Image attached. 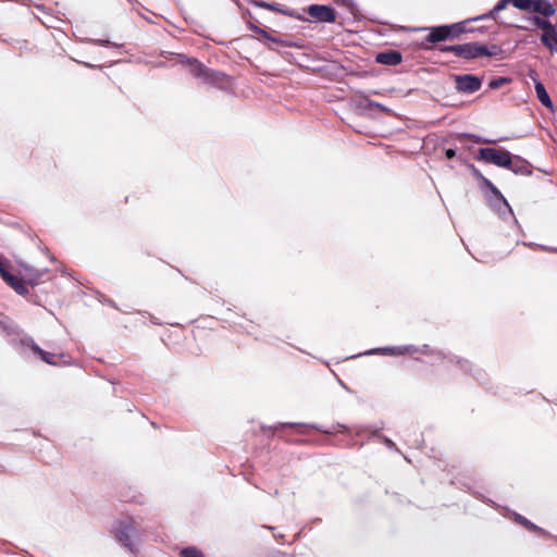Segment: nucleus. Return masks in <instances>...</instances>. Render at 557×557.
<instances>
[{"mask_svg":"<svg viewBox=\"0 0 557 557\" xmlns=\"http://www.w3.org/2000/svg\"><path fill=\"white\" fill-rule=\"evenodd\" d=\"M112 533L115 540L128 552L133 554L137 553L140 542V531L134 519L123 518L117 520L112 528Z\"/></svg>","mask_w":557,"mask_h":557,"instance_id":"obj_1","label":"nucleus"},{"mask_svg":"<svg viewBox=\"0 0 557 557\" xmlns=\"http://www.w3.org/2000/svg\"><path fill=\"white\" fill-rule=\"evenodd\" d=\"M445 51H451L458 57H462L466 59H475L479 57H493L496 55L499 51L498 47L493 45L487 47L485 45H480L476 42H468L463 45H457L447 47L444 49Z\"/></svg>","mask_w":557,"mask_h":557,"instance_id":"obj_2","label":"nucleus"},{"mask_svg":"<svg viewBox=\"0 0 557 557\" xmlns=\"http://www.w3.org/2000/svg\"><path fill=\"white\" fill-rule=\"evenodd\" d=\"M476 159L500 168L509 169L516 173L519 172L513 166L512 154L503 148H481L478 152Z\"/></svg>","mask_w":557,"mask_h":557,"instance_id":"obj_3","label":"nucleus"},{"mask_svg":"<svg viewBox=\"0 0 557 557\" xmlns=\"http://www.w3.org/2000/svg\"><path fill=\"white\" fill-rule=\"evenodd\" d=\"M308 14L320 22L333 23L335 22V11L327 5L312 4L308 8Z\"/></svg>","mask_w":557,"mask_h":557,"instance_id":"obj_4","label":"nucleus"},{"mask_svg":"<svg viewBox=\"0 0 557 557\" xmlns=\"http://www.w3.org/2000/svg\"><path fill=\"white\" fill-rule=\"evenodd\" d=\"M456 87L462 92H474L481 87V79L473 75H460L455 78Z\"/></svg>","mask_w":557,"mask_h":557,"instance_id":"obj_5","label":"nucleus"},{"mask_svg":"<svg viewBox=\"0 0 557 557\" xmlns=\"http://www.w3.org/2000/svg\"><path fill=\"white\" fill-rule=\"evenodd\" d=\"M418 351V349L413 346H391V347H381L371 349L366 352V355H374V354H381V355H388V356H401L406 354H412Z\"/></svg>","mask_w":557,"mask_h":557,"instance_id":"obj_6","label":"nucleus"},{"mask_svg":"<svg viewBox=\"0 0 557 557\" xmlns=\"http://www.w3.org/2000/svg\"><path fill=\"white\" fill-rule=\"evenodd\" d=\"M23 344L30 347L32 350L38 355L45 362L49 363V364H57V360H55V355H51L45 350H42L35 342L33 338H26V339H23Z\"/></svg>","mask_w":557,"mask_h":557,"instance_id":"obj_7","label":"nucleus"},{"mask_svg":"<svg viewBox=\"0 0 557 557\" xmlns=\"http://www.w3.org/2000/svg\"><path fill=\"white\" fill-rule=\"evenodd\" d=\"M450 36H451V27L446 26V25L433 27V28H431V32L428 36V41L434 44V42L443 41Z\"/></svg>","mask_w":557,"mask_h":557,"instance_id":"obj_8","label":"nucleus"},{"mask_svg":"<svg viewBox=\"0 0 557 557\" xmlns=\"http://www.w3.org/2000/svg\"><path fill=\"white\" fill-rule=\"evenodd\" d=\"M376 61L381 64L397 65L401 61V57L398 52H382L376 55Z\"/></svg>","mask_w":557,"mask_h":557,"instance_id":"obj_9","label":"nucleus"},{"mask_svg":"<svg viewBox=\"0 0 557 557\" xmlns=\"http://www.w3.org/2000/svg\"><path fill=\"white\" fill-rule=\"evenodd\" d=\"M556 10L554 5L547 0H535L534 13L542 14L543 16H553Z\"/></svg>","mask_w":557,"mask_h":557,"instance_id":"obj_10","label":"nucleus"},{"mask_svg":"<svg viewBox=\"0 0 557 557\" xmlns=\"http://www.w3.org/2000/svg\"><path fill=\"white\" fill-rule=\"evenodd\" d=\"M534 87H535V92H536V97H537L539 101L546 108L552 109L553 102H552L544 85L541 82H536Z\"/></svg>","mask_w":557,"mask_h":557,"instance_id":"obj_11","label":"nucleus"},{"mask_svg":"<svg viewBox=\"0 0 557 557\" xmlns=\"http://www.w3.org/2000/svg\"><path fill=\"white\" fill-rule=\"evenodd\" d=\"M542 44L550 50V52L557 51V29L553 33H547L541 36Z\"/></svg>","mask_w":557,"mask_h":557,"instance_id":"obj_12","label":"nucleus"},{"mask_svg":"<svg viewBox=\"0 0 557 557\" xmlns=\"http://www.w3.org/2000/svg\"><path fill=\"white\" fill-rule=\"evenodd\" d=\"M511 4L518 10L534 12L535 0H511Z\"/></svg>","mask_w":557,"mask_h":557,"instance_id":"obj_13","label":"nucleus"},{"mask_svg":"<svg viewBox=\"0 0 557 557\" xmlns=\"http://www.w3.org/2000/svg\"><path fill=\"white\" fill-rule=\"evenodd\" d=\"M509 3H511V0H500L492 11L479 17V20L494 18L495 13L505 10Z\"/></svg>","mask_w":557,"mask_h":557,"instance_id":"obj_14","label":"nucleus"},{"mask_svg":"<svg viewBox=\"0 0 557 557\" xmlns=\"http://www.w3.org/2000/svg\"><path fill=\"white\" fill-rule=\"evenodd\" d=\"M180 556L181 557H205L201 550H199L198 548L193 547V546L183 548L180 553Z\"/></svg>","mask_w":557,"mask_h":557,"instance_id":"obj_15","label":"nucleus"},{"mask_svg":"<svg viewBox=\"0 0 557 557\" xmlns=\"http://www.w3.org/2000/svg\"><path fill=\"white\" fill-rule=\"evenodd\" d=\"M41 275V272H36V274L33 275V271L30 270V268L25 267L24 280L29 284H36Z\"/></svg>","mask_w":557,"mask_h":557,"instance_id":"obj_16","label":"nucleus"},{"mask_svg":"<svg viewBox=\"0 0 557 557\" xmlns=\"http://www.w3.org/2000/svg\"><path fill=\"white\" fill-rule=\"evenodd\" d=\"M360 106H364L366 108L368 109H373V108H376L381 111H384V112H388L389 110L384 107L383 104L379 103V102H375V101H371L369 100L368 98H363L360 102Z\"/></svg>","mask_w":557,"mask_h":557,"instance_id":"obj_17","label":"nucleus"},{"mask_svg":"<svg viewBox=\"0 0 557 557\" xmlns=\"http://www.w3.org/2000/svg\"><path fill=\"white\" fill-rule=\"evenodd\" d=\"M540 28L542 29V35L553 33V30L557 29L554 24H552L548 20L545 18L542 20Z\"/></svg>","mask_w":557,"mask_h":557,"instance_id":"obj_18","label":"nucleus"},{"mask_svg":"<svg viewBox=\"0 0 557 557\" xmlns=\"http://www.w3.org/2000/svg\"><path fill=\"white\" fill-rule=\"evenodd\" d=\"M516 520L519 523L525 525L529 530H537L536 525H534L532 522H530L529 520H527L525 518H523L521 516H517Z\"/></svg>","mask_w":557,"mask_h":557,"instance_id":"obj_19","label":"nucleus"},{"mask_svg":"<svg viewBox=\"0 0 557 557\" xmlns=\"http://www.w3.org/2000/svg\"><path fill=\"white\" fill-rule=\"evenodd\" d=\"M193 71L195 72V75H197V76L206 74L205 69L197 62H194Z\"/></svg>","mask_w":557,"mask_h":557,"instance_id":"obj_20","label":"nucleus"},{"mask_svg":"<svg viewBox=\"0 0 557 557\" xmlns=\"http://www.w3.org/2000/svg\"><path fill=\"white\" fill-rule=\"evenodd\" d=\"M542 20H543V18H542V17H540V16H537V15H533V16L529 17V21H530L533 25L537 26L539 28H540V26H541V22H542Z\"/></svg>","mask_w":557,"mask_h":557,"instance_id":"obj_21","label":"nucleus"},{"mask_svg":"<svg viewBox=\"0 0 557 557\" xmlns=\"http://www.w3.org/2000/svg\"><path fill=\"white\" fill-rule=\"evenodd\" d=\"M336 2L350 9V10L352 9V5H354L352 0H336Z\"/></svg>","mask_w":557,"mask_h":557,"instance_id":"obj_22","label":"nucleus"},{"mask_svg":"<svg viewBox=\"0 0 557 557\" xmlns=\"http://www.w3.org/2000/svg\"><path fill=\"white\" fill-rule=\"evenodd\" d=\"M445 154H446V158H447V159H451V158H454V157H455L456 152H455V150H454V149H450V148H449V149H447V150L445 151Z\"/></svg>","mask_w":557,"mask_h":557,"instance_id":"obj_23","label":"nucleus"},{"mask_svg":"<svg viewBox=\"0 0 557 557\" xmlns=\"http://www.w3.org/2000/svg\"><path fill=\"white\" fill-rule=\"evenodd\" d=\"M265 7L271 10H276V8L273 4H267Z\"/></svg>","mask_w":557,"mask_h":557,"instance_id":"obj_24","label":"nucleus"},{"mask_svg":"<svg viewBox=\"0 0 557 557\" xmlns=\"http://www.w3.org/2000/svg\"><path fill=\"white\" fill-rule=\"evenodd\" d=\"M498 85H499V82H493V83H491V86H492V87H497Z\"/></svg>","mask_w":557,"mask_h":557,"instance_id":"obj_25","label":"nucleus"},{"mask_svg":"<svg viewBox=\"0 0 557 557\" xmlns=\"http://www.w3.org/2000/svg\"><path fill=\"white\" fill-rule=\"evenodd\" d=\"M476 143H492V140H488V139H485V140L478 139Z\"/></svg>","mask_w":557,"mask_h":557,"instance_id":"obj_26","label":"nucleus"},{"mask_svg":"<svg viewBox=\"0 0 557 557\" xmlns=\"http://www.w3.org/2000/svg\"><path fill=\"white\" fill-rule=\"evenodd\" d=\"M387 445L394 446V443L391 440H386Z\"/></svg>","mask_w":557,"mask_h":557,"instance_id":"obj_27","label":"nucleus"}]
</instances>
